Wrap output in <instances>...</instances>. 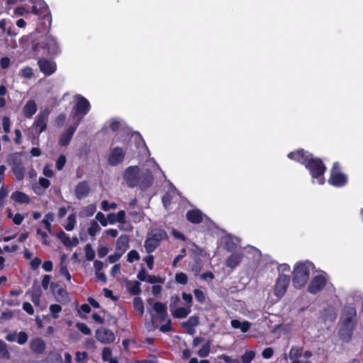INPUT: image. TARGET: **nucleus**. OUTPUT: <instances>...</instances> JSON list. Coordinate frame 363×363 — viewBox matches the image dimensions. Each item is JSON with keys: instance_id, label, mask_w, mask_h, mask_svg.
Here are the masks:
<instances>
[{"instance_id": "40", "label": "nucleus", "mask_w": 363, "mask_h": 363, "mask_svg": "<svg viewBox=\"0 0 363 363\" xmlns=\"http://www.w3.org/2000/svg\"><path fill=\"white\" fill-rule=\"evenodd\" d=\"M57 238H59L61 241L62 242V243L66 246V247H70V245H71V238L64 232V231H60L58 234H57Z\"/></svg>"}, {"instance_id": "48", "label": "nucleus", "mask_w": 363, "mask_h": 363, "mask_svg": "<svg viewBox=\"0 0 363 363\" xmlns=\"http://www.w3.org/2000/svg\"><path fill=\"white\" fill-rule=\"evenodd\" d=\"M2 128L5 133H9L11 131V121L8 116H4L2 119Z\"/></svg>"}, {"instance_id": "16", "label": "nucleus", "mask_w": 363, "mask_h": 363, "mask_svg": "<svg viewBox=\"0 0 363 363\" xmlns=\"http://www.w3.org/2000/svg\"><path fill=\"white\" fill-rule=\"evenodd\" d=\"M90 190L91 188L87 182H80L79 183L77 184V185L75 187L74 191L76 197L78 199H83L89 195Z\"/></svg>"}, {"instance_id": "36", "label": "nucleus", "mask_w": 363, "mask_h": 363, "mask_svg": "<svg viewBox=\"0 0 363 363\" xmlns=\"http://www.w3.org/2000/svg\"><path fill=\"white\" fill-rule=\"evenodd\" d=\"M133 305L135 310L138 311L140 315L143 314L144 306H143V301L141 300L140 298H139V297L134 298L133 301Z\"/></svg>"}, {"instance_id": "3", "label": "nucleus", "mask_w": 363, "mask_h": 363, "mask_svg": "<svg viewBox=\"0 0 363 363\" xmlns=\"http://www.w3.org/2000/svg\"><path fill=\"white\" fill-rule=\"evenodd\" d=\"M33 50L36 54L43 55H57L60 51L55 38L49 35L43 36L40 40L33 45Z\"/></svg>"}, {"instance_id": "26", "label": "nucleus", "mask_w": 363, "mask_h": 363, "mask_svg": "<svg viewBox=\"0 0 363 363\" xmlns=\"http://www.w3.org/2000/svg\"><path fill=\"white\" fill-rule=\"evenodd\" d=\"M191 309L190 306L179 307L172 311V315L174 317L177 318H184L191 313Z\"/></svg>"}, {"instance_id": "49", "label": "nucleus", "mask_w": 363, "mask_h": 363, "mask_svg": "<svg viewBox=\"0 0 363 363\" xmlns=\"http://www.w3.org/2000/svg\"><path fill=\"white\" fill-rule=\"evenodd\" d=\"M101 207L103 211H108L111 209H116L117 204L116 203H109L107 201H103L101 203Z\"/></svg>"}, {"instance_id": "47", "label": "nucleus", "mask_w": 363, "mask_h": 363, "mask_svg": "<svg viewBox=\"0 0 363 363\" xmlns=\"http://www.w3.org/2000/svg\"><path fill=\"white\" fill-rule=\"evenodd\" d=\"M140 259V255L136 250H132L127 255V260L128 262L132 263L134 261H137Z\"/></svg>"}, {"instance_id": "56", "label": "nucleus", "mask_w": 363, "mask_h": 363, "mask_svg": "<svg viewBox=\"0 0 363 363\" xmlns=\"http://www.w3.org/2000/svg\"><path fill=\"white\" fill-rule=\"evenodd\" d=\"M66 163V157L65 155H60L56 162V168L58 170H61Z\"/></svg>"}, {"instance_id": "12", "label": "nucleus", "mask_w": 363, "mask_h": 363, "mask_svg": "<svg viewBox=\"0 0 363 363\" xmlns=\"http://www.w3.org/2000/svg\"><path fill=\"white\" fill-rule=\"evenodd\" d=\"M96 338L104 344H108L114 341V333L107 328H101L96 331Z\"/></svg>"}, {"instance_id": "15", "label": "nucleus", "mask_w": 363, "mask_h": 363, "mask_svg": "<svg viewBox=\"0 0 363 363\" xmlns=\"http://www.w3.org/2000/svg\"><path fill=\"white\" fill-rule=\"evenodd\" d=\"M12 172L18 180H22L24 177L25 169L22 165L19 156L16 155L11 163Z\"/></svg>"}, {"instance_id": "27", "label": "nucleus", "mask_w": 363, "mask_h": 363, "mask_svg": "<svg viewBox=\"0 0 363 363\" xmlns=\"http://www.w3.org/2000/svg\"><path fill=\"white\" fill-rule=\"evenodd\" d=\"M231 325L233 328L240 329L242 333H246L251 327V323L248 321L240 322L238 320H231Z\"/></svg>"}, {"instance_id": "35", "label": "nucleus", "mask_w": 363, "mask_h": 363, "mask_svg": "<svg viewBox=\"0 0 363 363\" xmlns=\"http://www.w3.org/2000/svg\"><path fill=\"white\" fill-rule=\"evenodd\" d=\"M211 346V341H207L205 344L203 345L201 348L198 351V355L200 357H206L209 354L210 349Z\"/></svg>"}, {"instance_id": "4", "label": "nucleus", "mask_w": 363, "mask_h": 363, "mask_svg": "<svg viewBox=\"0 0 363 363\" xmlns=\"http://www.w3.org/2000/svg\"><path fill=\"white\" fill-rule=\"evenodd\" d=\"M167 235L166 232L161 229L152 230L147 235V238L145 241L144 247L147 253L154 252L160 245V242L167 239Z\"/></svg>"}, {"instance_id": "1", "label": "nucleus", "mask_w": 363, "mask_h": 363, "mask_svg": "<svg viewBox=\"0 0 363 363\" xmlns=\"http://www.w3.org/2000/svg\"><path fill=\"white\" fill-rule=\"evenodd\" d=\"M288 157L304 164L306 169L309 170L313 179H317L318 184H324L325 179L323 174L326 168L320 159L313 158L311 154L304 152L303 150L290 152Z\"/></svg>"}, {"instance_id": "9", "label": "nucleus", "mask_w": 363, "mask_h": 363, "mask_svg": "<svg viewBox=\"0 0 363 363\" xmlns=\"http://www.w3.org/2000/svg\"><path fill=\"white\" fill-rule=\"evenodd\" d=\"M49 115L50 111L48 108H45L37 115L33 123V127L38 133L40 134L46 130Z\"/></svg>"}, {"instance_id": "37", "label": "nucleus", "mask_w": 363, "mask_h": 363, "mask_svg": "<svg viewBox=\"0 0 363 363\" xmlns=\"http://www.w3.org/2000/svg\"><path fill=\"white\" fill-rule=\"evenodd\" d=\"M125 215V211H120L116 213L117 223H119L118 227L121 230H123V225L126 223Z\"/></svg>"}, {"instance_id": "64", "label": "nucleus", "mask_w": 363, "mask_h": 363, "mask_svg": "<svg viewBox=\"0 0 363 363\" xmlns=\"http://www.w3.org/2000/svg\"><path fill=\"white\" fill-rule=\"evenodd\" d=\"M11 61L9 57H4L1 59L0 64L2 69H7L10 65Z\"/></svg>"}, {"instance_id": "34", "label": "nucleus", "mask_w": 363, "mask_h": 363, "mask_svg": "<svg viewBox=\"0 0 363 363\" xmlns=\"http://www.w3.org/2000/svg\"><path fill=\"white\" fill-rule=\"evenodd\" d=\"M76 218H77V216H76L75 213L70 214L67 217V223L65 225V228L67 231H71L74 228V226L76 224Z\"/></svg>"}, {"instance_id": "32", "label": "nucleus", "mask_w": 363, "mask_h": 363, "mask_svg": "<svg viewBox=\"0 0 363 363\" xmlns=\"http://www.w3.org/2000/svg\"><path fill=\"white\" fill-rule=\"evenodd\" d=\"M57 301L60 303H67L69 301V296L67 291L65 289H59L55 294Z\"/></svg>"}, {"instance_id": "53", "label": "nucleus", "mask_w": 363, "mask_h": 363, "mask_svg": "<svg viewBox=\"0 0 363 363\" xmlns=\"http://www.w3.org/2000/svg\"><path fill=\"white\" fill-rule=\"evenodd\" d=\"M9 194L8 189L2 185L0 188V207L4 204V200Z\"/></svg>"}, {"instance_id": "58", "label": "nucleus", "mask_w": 363, "mask_h": 363, "mask_svg": "<svg viewBox=\"0 0 363 363\" xmlns=\"http://www.w3.org/2000/svg\"><path fill=\"white\" fill-rule=\"evenodd\" d=\"M118 235V232L116 229L110 228L104 231V237L116 238Z\"/></svg>"}, {"instance_id": "14", "label": "nucleus", "mask_w": 363, "mask_h": 363, "mask_svg": "<svg viewBox=\"0 0 363 363\" xmlns=\"http://www.w3.org/2000/svg\"><path fill=\"white\" fill-rule=\"evenodd\" d=\"M326 279L323 275L315 276L311 281L308 290L311 294H316L325 285Z\"/></svg>"}, {"instance_id": "23", "label": "nucleus", "mask_w": 363, "mask_h": 363, "mask_svg": "<svg viewBox=\"0 0 363 363\" xmlns=\"http://www.w3.org/2000/svg\"><path fill=\"white\" fill-rule=\"evenodd\" d=\"M199 323V318L196 316H191L186 321L182 323L184 328H185L188 333L194 334V327Z\"/></svg>"}, {"instance_id": "44", "label": "nucleus", "mask_w": 363, "mask_h": 363, "mask_svg": "<svg viewBox=\"0 0 363 363\" xmlns=\"http://www.w3.org/2000/svg\"><path fill=\"white\" fill-rule=\"evenodd\" d=\"M128 289L132 294H138L140 292V284L138 281H134L129 285Z\"/></svg>"}, {"instance_id": "43", "label": "nucleus", "mask_w": 363, "mask_h": 363, "mask_svg": "<svg viewBox=\"0 0 363 363\" xmlns=\"http://www.w3.org/2000/svg\"><path fill=\"white\" fill-rule=\"evenodd\" d=\"M0 357L3 358L9 357V352L7 350V345L3 340H0Z\"/></svg>"}, {"instance_id": "52", "label": "nucleus", "mask_w": 363, "mask_h": 363, "mask_svg": "<svg viewBox=\"0 0 363 363\" xmlns=\"http://www.w3.org/2000/svg\"><path fill=\"white\" fill-rule=\"evenodd\" d=\"M50 311L52 314V317L57 318H58L57 314L62 311V307L58 304H52L50 306Z\"/></svg>"}, {"instance_id": "13", "label": "nucleus", "mask_w": 363, "mask_h": 363, "mask_svg": "<svg viewBox=\"0 0 363 363\" xmlns=\"http://www.w3.org/2000/svg\"><path fill=\"white\" fill-rule=\"evenodd\" d=\"M79 123L80 119L76 121L74 125L69 127L65 132H63L61 134L60 138L59 139V144L60 145L67 146L69 143Z\"/></svg>"}, {"instance_id": "60", "label": "nucleus", "mask_w": 363, "mask_h": 363, "mask_svg": "<svg viewBox=\"0 0 363 363\" xmlns=\"http://www.w3.org/2000/svg\"><path fill=\"white\" fill-rule=\"evenodd\" d=\"M62 359V357H61V354H59V353H50L48 357V360L50 362H60Z\"/></svg>"}, {"instance_id": "5", "label": "nucleus", "mask_w": 363, "mask_h": 363, "mask_svg": "<svg viewBox=\"0 0 363 363\" xmlns=\"http://www.w3.org/2000/svg\"><path fill=\"white\" fill-rule=\"evenodd\" d=\"M75 104L74 106L73 117L77 118V121L82 118L89 111L91 105L89 101L81 95L74 96Z\"/></svg>"}, {"instance_id": "25", "label": "nucleus", "mask_w": 363, "mask_h": 363, "mask_svg": "<svg viewBox=\"0 0 363 363\" xmlns=\"http://www.w3.org/2000/svg\"><path fill=\"white\" fill-rule=\"evenodd\" d=\"M242 256L239 254H233L228 257L225 264L228 267L231 269L235 268L241 262Z\"/></svg>"}, {"instance_id": "45", "label": "nucleus", "mask_w": 363, "mask_h": 363, "mask_svg": "<svg viewBox=\"0 0 363 363\" xmlns=\"http://www.w3.org/2000/svg\"><path fill=\"white\" fill-rule=\"evenodd\" d=\"M175 280L177 283L184 285L188 282V277L186 274L179 272L176 274Z\"/></svg>"}, {"instance_id": "24", "label": "nucleus", "mask_w": 363, "mask_h": 363, "mask_svg": "<svg viewBox=\"0 0 363 363\" xmlns=\"http://www.w3.org/2000/svg\"><path fill=\"white\" fill-rule=\"evenodd\" d=\"M356 315V310L352 306H347L344 308L342 315V320L345 322L350 323Z\"/></svg>"}, {"instance_id": "51", "label": "nucleus", "mask_w": 363, "mask_h": 363, "mask_svg": "<svg viewBox=\"0 0 363 363\" xmlns=\"http://www.w3.org/2000/svg\"><path fill=\"white\" fill-rule=\"evenodd\" d=\"M28 339V336L26 333L25 332H20L17 333V338L16 341L19 345H23L25 344Z\"/></svg>"}, {"instance_id": "17", "label": "nucleus", "mask_w": 363, "mask_h": 363, "mask_svg": "<svg viewBox=\"0 0 363 363\" xmlns=\"http://www.w3.org/2000/svg\"><path fill=\"white\" fill-rule=\"evenodd\" d=\"M38 106L35 100H28L24 105L22 113L24 117L30 118L36 113Z\"/></svg>"}, {"instance_id": "63", "label": "nucleus", "mask_w": 363, "mask_h": 363, "mask_svg": "<svg viewBox=\"0 0 363 363\" xmlns=\"http://www.w3.org/2000/svg\"><path fill=\"white\" fill-rule=\"evenodd\" d=\"M218 358L223 359L226 363H239L238 359H232L230 357L226 354H221L218 357Z\"/></svg>"}, {"instance_id": "8", "label": "nucleus", "mask_w": 363, "mask_h": 363, "mask_svg": "<svg viewBox=\"0 0 363 363\" xmlns=\"http://www.w3.org/2000/svg\"><path fill=\"white\" fill-rule=\"evenodd\" d=\"M289 282V276L285 274H281L279 276L274 288V294L277 298H279L285 294Z\"/></svg>"}, {"instance_id": "21", "label": "nucleus", "mask_w": 363, "mask_h": 363, "mask_svg": "<svg viewBox=\"0 0 363 363\" xmlns=\"http://www.w3.org/2000/svg\"><path fill=\"white\" fill-rule=\"evenodd\" d=\"M203 215L198 209L189 211L186 213V218L189 221L194 223H199L203 220Z\"/></svg>"}, {"instance_id": "59", "label": "nucleus", "mask_w": 363, "mask_h": 363, "mask_svg": "<svg viewBox=\"0 0 363 363\" xmlns=\"http://www.w3.org/2000/svg\"><path fill=\"white\" fill-rule=\"evenodd\" d=\"M143 261L147 264V266L150 270L153 269L154 265V257L152 255H147L144 259Z\"/></svg>"}, {"instance_id": "6", "label": "nucleus", "mask_w": 363, "mask_h": 363, "mask_svg": "<svg viewBox=\"0 0 363 363\" xmlns=\"http://www.w3.org/2000/svg\"><path fill=\"white\" fill-rule=\"evenodd\" d=\"M340 165L337 162L334 163L331 169L330 177L328 180L329 184L335 186H342L347 183L346 175L339 171Z\"/></svg>"}, {"instance_id": "33", "label": "nucleus", "mask_w": 363, "mask_h": 363, "mask_svg": "<svg viewBox=\"0 0 363 363\" xmlns=\"http://www.w3.org/2000/svg\"><path fill=\"white\" fill-rule=\"evenodd\" d=\"M237 238H233L230 236H226L225 238V245L228 251L232 252L237 247Z\"/></svg>"}, {"instance_id": "30", "label": "nucleus", "mask_w": 363, "mask_h": 363, "mask_svg": "<svg viewBox=\"0 0 363 363\" xmlns=\"http://www.w3.org/2000/svg\"><path fill=\"white\" fill-rule=\"evenodd\" d=\"M101 227L95 220H91L89 226L87 229V233L91 237L95 236L101 231Z\"/></svg>"}, {"instance_id": "62", "label": "nucleus", "mask_w": 363, "mask_h": 363, "mask_svg": "<svg viewBox=\"0 0 363 363\" xmlns=\"http://www.w3.org/2000/svg\"><path fill=\"white\" fill-rule=\"evenodd\" d=\"M274 350L272 347L265 348L262 353V355L265 359H269L273 356Z\"/></svg>"}, {"instance_id": "19", "label": "nucleus", "mask_w": 363, "mask_h": 363, "mask_svg": "<svg viewBox=\"0 0 363 363\" xmlns=\"http://www.w3.org/2000/svg\"><path fill=\"white\" fill-rule=\"evenodd\" d=\"M129 247V238L126 235H121L116 242V250L121 252V254H124L125 252Z\"/></svg>"}, {"instance_id": "42", "label": "nucleus", "mask_w": 363, "mask_h": 363, "mask_svg": "<svg viewBox=\"0 0 363 363\" xmlns=\"http://www.w3.org/2000/svg\"><path fill=\"white\" fill-rule=\"evenodd\" d=\"M76 327L81 333L86 335H89L91 334V329L84 323H77L76 324Z\"/></svg>"}, {"instance_id": "54", "label": "nucleus", "mask_w": 363, "mask_h": 363, "mask_svg": "<svg viewBox=\"0 0 363 363\" xmlns=\"http://www.w3.org/2000/svg\"><path fill=\"white\" fill-rule=\"evenodd\" d=\"M194 294L196 299L199 302L203 303L205 301L206 296L203 291L196 289L194 291Z\"/></svg>"}, {"instance_id": "41", "label": "nucleus", "mask_w": 363, "mask_h": 363, "mask_svg": "<svg viewBox=\"0 0 363 363\" xmlns=\"http://www.w3.org/2000/svg\"><path fill=\"white\" fill-rule=\"evenodd\" d=\"M255 353L253 351L246 352L241 357L242 363H250L255 358Z\"/></svg>"}, {"instance_id": "2", "label": "nucleus", "mask_w": 363, "mask_h": 363, "mask_svg": "<svg viewBox=\"0 0 363 363\" xmlns=\"http://www.w3.org/2000/svg\"><path fill=\"white\" fill-rule=\"evenodd\" d=\"M313 268V263L310 262H298L293 272V285L296 289H301L309 279L310 272Z\"/></svg>"}, {"instance_id": "20", "label": "nucleus", "mask_w": 363, "mask_h": 363, "mask_svg": "<svg viewBox=\"0 0 363 363\" xmlns=\"http://www.w3.org/2000/svg\"><path fill=\"white\" fill-rule=\"evenodd\" d=\"M30 350L37 354H41L45 349V343L40 338H35L30 342Z\"/></svg>"}, {"instance_id": "29", "label": "nucleus", "mask_w": 363, "mask_h": 363, "mask_svg": "<svg viewBox=\"0 0 363 363\" xmlns=\"http://www.w3.org/2000/svg\"><path fill=\"white\" fill-rule=\"evenodd\" d=\"M154 311L160 315L162 319L167 316V306L161 302H156L153 306Z\"/></svg>"}, {"instance_id": "10", "label": "nucleus", "mask_w": 363, "mask_h": 363, "mask_svg": "<svg viewBox=\"0 0 363 363\" xmlns=\"http://www.w3.org/2000/svg\"><path fill=\"white\" fill-rule=\"evenodd\" d=\"M124 157L125 152L122 148H112L108 155V163L111 166H116L123 161Z\"/></svg>"}, {"instance_id": "55", "label": "nucleus", "mask_w": 363, "mask_h": 363, "mask_svg": "<svg viewBox=\"0 0 363 363\" xmlns=\"http://www.w3.org/2000/svg\"><path fill=\"white\" fill-rule=\"evenodd\" d=\"M40 296L41 291L39 289L35 291H33L31 295V301L34 304L39 305Z\"/></svg>"}, {"instance_id": "7", "label": "nucleus", "mask_w": 363, "mask_h": 363, "mask_svg": "<svg viewBox=\"0 0 363 363\" xmlns=\"http://www.w3.org/2000/svg\"><path fill=\"white\" fill-rule=\"evenodd\" d=\"M140 169L137 166L128 167L124 173V179L130 187H135L139 184Z\"/></svg>"}, {"instance_id": "50", "label": "nucleus", "mask_w": 363, "mask_h": 363, "mask_svg": "<svg viewBox=\"0 0 363 363\" xmlns=\"http://www.w3.org/2000/svg\"><path fill=\"white\" fill-rule=\"evenodd\" d=\"M96 219L101 223V225L104 227L108 225V219L107 217L101 212H98L96 215Z\"/></svg>"}, {"instance_id": "18", "label": "nucleus", "mask_w": 363, "mask_h": 363, "mask_svg": "<svg viewBox=\"0 0 363 363\" xmlns=\"http://www.w3.org/2000/svg\"><path fill=\"white\" fill-rule=\"evenodd\" d=\"M152 182L153 177L151 172L148 169H146L145 173L140 175L139 184L138 185L140 186L141 189L145 190L152 185Z\"/></svg>"}, {"instance_id": "61", "label": "nucleus", "mask_w": 363, "mask_h": 363, "mask_svg": "<svg viewBox=\"0 0 363 363\" xmlns=\"http://www.w3.org/2000/svg\"><path fill=\"white\" fill-rule=\"evenodd\" d=\"M182 298L187 303V306H190L191 308L193 297L191 294H187L186 292L182 293Z\"/></svg>"}, {"instance_id": "28", "label": "nucleus", "mask_w": 363, "mask_h": 363, "mask_svg": "<svg viewBox=\"0 0 363 363\" xmlns=\"http://www.w3.org/2000/svg\"><path fill=\"white\" fill-rule=\"evenodd\" d=\"M96 211V205L92 203V204H90V205H88V206L84 207L81 210L79 215L81 217H84V218L91 217L94 214Z\"/></svg>"}, {"instance_id": "46", "label": "nucleus", "mask_w": 363, "mask_h": 363, "mask_svg": "<svg viewBox=\"0 0 363 363\" xmlns=\"http://www.w3.org/2000/svg\"><path fill=\"white\" fill-rule=\"evenodd\" d=\"M36 233H37V235L39 236L40 239L41 240L43 244H44L45 245H49V241L48 239V235L47 233L42 230L40 228H38L36 230Z\"/></svg>"}, {"instance_id": "57", "label": "nucleus", "mask_w": 363, "mask_h": 363, "mask_svg": "<svg viewBox=\"0 0 363 363\" xmlns=\"http://www.w3.org/2000/svg\"><path fill=\"white\" fill-rule=\"evenodd\" d=\"M122 255L123 254H121V252L116 250L113 255H111L108 257V260L110 263H114L117 262Z\"/></svg>"}, {"instance_id": "38", "label": "nucleus", "mask_w": 363, "mask_h": 363, "mask_svg": "<svg viewBox=\"0 0 363 363\" xmlns=\"http://www.w3.org/2000/svg\"><path fill=\"white\" fill-rule=\"evenodd\" d=\"M85 256L87 260L92 261L95 257V252L90 244H86L84 248Z\"/></svg>"}, {"instance_id": "39", "label": "nucleus", "mask_w": 363, "mask_h": 363, "mask_svg": "<svg viewBox=\"0 0 363 363\" xmlns=\"http://www.w3.org/2000/svg\"><path fill=\"white\" fill-rule=\"evenodd\" d=\"M21 75L26 79H30L33 77L34 73L33 69L30 67H24L20 70Z\"/></svg>"}, {"instance_id": "31", "label": "nucleus", "mask_w": 363, "mask_h": 363, "mask_svg": "<svg viewBox=\"0 0 363 363\" xmlns=\"http://www.w3.org/2000/svg\"><path fill=\"white\" fill-rule=\"evenodd\" d=\"M302 353L301 348L293 346L289 352V358L291 360V362H294L295 361L299 360V357H301Z\"/></svg>"}, {"instance_id": "11", "label": "nucleus", "mask_w": 363, "mask_h": 363, "mask_svg": "<svg viewBox=\"0 0 363 363\" xmlns=\"http://www.w3.org/2000/svg\"><path fill=\"white\" fill-rule=\"evenodd\" d=\"M40 70L45 75L52 74L57 69L55 62L46 58H40L38 62Z\"/></svg>"}, {"instance_id": "22", "label": "nucleus", "mask_w": 363, "mask_h": 363, "mask_svg": "<svg viewBox=\"0 0 363 363\" xmlns=\"http://www.w3.org/2000/svg\"><path fill=\"white\" fill-rule=\"evenodd\" d=\"M11 199L19 203H29L30 199L25 193L16 191L12 193L11 196Z\"/></svg>"}]
</instances>
